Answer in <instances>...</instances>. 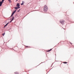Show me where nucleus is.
Listing matches in <instances>:
<instances>
[{
    "mask_svg": "<svg viewBox=\"0 0 74 74\" xmlns=\"http://www.w3.org/2000/svg\"><path fill=\"white\" fill-rule=\"evenodd\" d=\"M44 12H47V10H48V7H47V6L45 5L44 6Z\"/></svg>",
    "mask_w": 74,
    "mask_h": 74,
    "instance_id": "obj_1",
    "label": "nucleus"
},
{
    "mask_svg": "<svg viewBox=\"0 0 74 74\" xmlns=\"http://www.w3.org/2000/svg\"><path fill=\"white\" fill-rule=\"evenodd\" d=\"M16 10H15L12 13L11 15L10 16V17H11L12 16H13V15H14V14H15V12H16Z\"/></svg>",
    "mask_w": 74,
    "mask_h": 74,
    "instance_id": "obj_2",
    "label": "nucleus"
},
{
    "mask_svg": "<svg viewBox=\"0 0 74 74\" xmlns=\"http://www.w3.org/2000/svg\"><path fill=\"white\" fill-rule=\"evenodd\" d=\"M60 23H62V24H63L64 23V21H61L60 20Z\"/></svg>",
    "mask_w": 74,
    "mask_h": 74,
    "instance_id": "obj_3",
    "label": "nucleus"
},
{
    "mask_svg": "<svg viewBox=\"0 0 74 74\" xmlns=\"http://www.w3.org/2000/svg\"><path fill=\"white\" fill-rule=\"evenodd\" d=\"M16 6L18 7H19L20 6V5H19V3H17Z\"/></svg>",
    "mask_w": 74,
    "mask_h": 74,
    "instance_id": "obj_4",
    "label": "nucleus"
},
{
    "mask_svg": "<svg viewBox=\"0 0 74 74\" xmlns=\"http://www.w3.org/2000/svg\"><path fill=\"white\" fill-rule=\"evenodd\" d=\"M14 8L15 10H17L18 9V8H20V7H18V8L17 7H15Z\"/></svg>",
    "mask_w": 74,
    "mask_h": 74,
    "instance_id": "obj_5",
    "label": "nucleus"
},
{
    "mask_svg": "<svg viewBox=\"0 0 74 74\" xmlns=\"http://www.w3.org/2000/svg\"><path fill=\"white\" fill-rule=\"evenodd\" d=\"M2 4H3L2 2L0 1V7H1L2 5Z\"/></svg>",
    "mask_w": 74,
    "mask_h": 74,
    "instance_id": "obj_6",
    "label": "nucleus"
},
{
    "mask_svg": "<svg viewBox=\"0 0 74 74\" xmlns=\"http://www.w3.org/2000/svg\"><path fill=\"white\" fill-rule=\"evenodd\" d=\"M9 23H8L7 24H6L4 26V27H5L6 26H7V25H8V24Z\"/></svg>",
    "mask_w": 74,
    "mask_h": 74,
    "instance_id": "obj_7",
    "label": "nucleus"
},
{
    "mask_svg": "<svg viewBox=\"0 0 74 74\" xmlns=\"http://www.w3.org/2000/svg\"><path fill=\"white\" fill-rule=\"evenodd\" d=\"M14 19V17H13L12 18V21Z\"/></svg>",
    "mask_w": 74,
    "mask_h": 74,
    "instance_id": "obj_8",
    "label": "nucleus"
},
{
    "mask_svg": "<svg viewBox=\"0 0 74 74\" xmlns=\"http://www.w3.org/2000/svg\"><path fill=\"white\" fill-rule=\"evenodd\" d=\"M23 3H24V2L23 1H22V3L21 4V5H23Z\"/></svg>",
    "mask_w": 74,
    "mask_h": 74,
    "instance_id": "obj_9",
    "label": "nucleus"
},
{
    "mask_svg": "<svg viewBox=\"0 0 74 74\" xmlns=\"http://www.w3.org/2000/svg\"><path fill=\"white\" fill-rule=\"evenodd\" d=\"M4 0H2V3H3L4 2Z\"/></svg>",
    "mask_w": 74,
    "mask_h": 74,
    "instance_id": "obj_10",
    "label": "nucleus"
},
{
    "mask_svg": "<svg viewBox=\"0 0 74 74\" xmlns=\"http://www.w3.org/2000/svg\"><path fill=\"white\" fill-rule=\"evenodd\" d=\"M52 50V49H51L50 50H49V51L48 52H50V51H51Z\"/></svg>",
    "mask_w": 74,
    "mask_h": 74,
    "instance_id": "obj_11",
    "label": "nucleus"
},
{
    "mask_svg": "<svg viewBox=\"0 0 74 74\" xmlns=\"http://www.w3.org/2000/svg\"><path fill=\"white\" fill-rule=\"evenodd\" d=\"M15 74H18V72H14Z\"/></svg>",
    "mask_w": 74,
    "mask_h": 74,
    "instance_id": "obj_12",
    "label": "nucleus"
},
{
    "mask_svg": "<svg viewBox=\"0 0 74 74\" xmlns=\"http://www.w3.org/2000/svg\"><path fill=\"white\" fill-rule=\"evenodd\" d=\"M2 35L3 36H4L5 35V33H4V34H3Z\"/></svg>",
    "mask_w": 74,
    "mask_h": 74,
    "instance_id": "obj_13",
    "label": "nucleus"
},
{
    "mask_svg": "<svg viewBox=\"0 0 74 74\" xmlns=\"http://www.w3.org/2000/svg\"><path fill=\"white\" fill-rule=\"evenodd\" d=\"M63 63L67 64V62H63Z\"/></svg>",
    "mask_w": 74,
    "mask_h": 74,
    "instance_id": "obj_14",
    "label": "nucleus"
},
{
    "mask_svg": "<svg viewBox=\"0 0 74 74\" xmlns=\"http://www.w3.org/2000/svg\"><path fill=\"white\" fill-rule=\"evenodd\" d=\"M20 10H21V9H19V10L18 11V12H19V11H20Z\"/></svg>",
    "mask_w": 74,
    "mask_h": 74,
    "instance_id": "obj_15",
    "label": "nucleus"
},
{
    "mask_svg": "<svg viewBox=\"0 0 74 74\" xmlns=\"http://www.w3.org/2000/svg\"><path fill=\"white\" fill-rule=\"evenodd\" d=\"M9 2H11V0H8Z\"/></svg>",
    "mask_w": 74,
    "mask_h": 74,
    "instance_id": "obj_16",
    "label": "nucleus"
},
{
    "mask_svg": "<svg viewBox=\"0 0 74 74\" xmlns=\"http://www.w3.org/2000/svg\"><path fill=\"white\" fill-rule=\"evenodd\" d=\"M12 20H11V21H10V23H11V22H12Z\"/></svg>",
    "mask_w": 74,
    "mask_h": 74,
    "instance_id": "obj_17",
    "label": "nucleus"
},
{
    "mask_svg": "<svg viewBox=\"0 0 74 74\" xmlns=\"http://www.w3.org/2000/svg\"><path fill=\"white\" fill-rule=\"evenodd\" d=\"M71 44H72L71 43Z\"/></svg>",
    "mask_w": 74,
    "mask_h": 74,
    "instance_id": "obj_18",
    "label": "nucleus"
}]
</instances>
